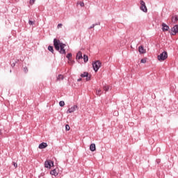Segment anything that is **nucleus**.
<instances>
[{
  "mask_svg": "<svg viewBox=\"0 0 178 178\" xmlns=\"http://www.w3.org/2000/svg\"><path fill=\"white\" fill-rule=\"evenodd\" d=\"M13 166H14L15 168H17V164L14 162V163H13Z\"/></svg>",
  "mask_w": 178,
  "mask_h": 178,
  "instance_id": "33",
  "label": "nucleus"
},
{
  "mask_svg": "<svg viewBox=\"0 0 178 178\" xmlns=\"http://www.w3.org/2000/svg\"><path fill=\"white\" fill-rule=\"evenodd\" d=\"M62 26H63L62 24H58V26H57V28L60 29V28H62Z\"/></svg>",
  "mask_w": 178,
  "mask_h": 178,
  "instance_id": "30",
  "label": "nucleus"
},
{
  "mask_svg": "<svg viewBox=\"0 0 178 178\" xmlns=\"http://www.w3.org/2000/svg\"><path fill=\"white\" fill-rule=\"evenodd\" d=\"M54 45L56 51H58L61 55H66V49H65L66 44L60 42V40L55 38L54 39Z\"/></svg>",
  "mask_w": 178,
  "mask_h": 178,
  "instance_id": "1",
  "label": "nucleus"
},
{
  "mask_svg": "<svg viewBox=\"0 0 178 178\" xmlns=\"http://www.w3.org/2000/svg\"><path fill=\"white\" fill-rule=\"evenodd\" d=\"M93 24H96L95 26H101V23L100 22H97V23Z\"/></svg>",
  "mask_w": 178,
  "mask_h": 178,
  "instance_id": "32",
  "label": "nucleus"
},
{
  "mask_svg": "<svg viewBox=\"0 0 178 178\" xmlns=\"http://www.w3.org/2000/svg\"><path fill=\"white\" fill-rule=\"evenodd\" d=\"M81 77H86V81H90V80H91V76H89V74L87 72H85L83 74H81Z\"/></svg>",
  "mask_w": 178,
  "mask_h": 178,
  "instance_id": "7",
  "label": "nucleus"
},
{
  "mask_svg": "<svg viewBox=\"0 0 178 178\" xmlns=\"http://www.w3.org/2000/svg\"><path fill=\"white\" fill-rule=\"evenodd\" d=\"M66 58L68 59V60H70V58H72V53L67 54Z\"/></svg>",
  "mask_w": 178,
  "mask_h": 178,
  "instance_id": "21",
  "label": "nucleus"
},
{
  "mask_svg": "<svg viewBox=\"0 0 178 178\" xmlns=\"http://www.w3.org/2000/svg\"><path fill=\"white\" fill-rule=\"evenodd\" d=\"M76 60H80V59H83V54H81V51H79L76 54Z\"/></svg>",
  "mask_w": 178,
  "mask_h": 178,
  "instance_id": "11",
  "label": "nucleus"
},
{
  "mask_svg": "<svg viewBox=\"0 0 178 178\" xmlns=\"http://www.w3.org/2000/svg\"><path fill=\"white\" fill-rule=\"evenodd\" d=\"M95 25L96 24H92V26H90L89 29H94V27H95Z\"/></svg>",
  "mask_w": 178,
  "mask_h": 178,
  "instance_id": "31",
  "label": "nucleus"
},
{
  "mask_svg": "<svg viewBox=\"0 0 178 178\" xmlns=\"http://www.w3.org/2000/svg\"><path fill=\"white\" fill-rule=\"evenodd\" d=\"M177 20H178L177 15L172 17V23H176L177 22Z\"/></svg>",
  "mask_w": 178,
  "mask_h": 178,
  "instance_id": "16",
  "label": "nucleus"
},
{
  "mask_svg": "<svg viewBox=\"0 0 178 178\" xmlns=\"http://www.w3.org/2000/svg\"><path fill=\"white\" fill-rule=\"evenodd\" d=\"M103 89H104V90L106 92H108V91H109V86H104V87H103Z\"/></svg>",
  "mask_w": 178,
  "mask_h": 178,
  "instance_id": "19",
  "label": "nucleus"
},
{
  "mask_svg": "<svg viewBox=\"0 0 178 178\" xmlns=\"http://www.w3.org/2000/svg\"><path fill=\"white\" fill-rule=\"evenodd\" d=\"M93 70L95 72H97V70H99V67H101V62L99 60H97L92 63Z\"/></svg>",
  "mask_w": 178,
  "mask_h": 178,
  "instance_id": "3",
  "label": "nucleus"
},
{
  "mask_svg": "<svg viewBox=\"0 0 178 178\" xmlns=\"http://www.w3.org/2000/svg\"><path fill=\"white\" fill-rule=\"evenodd\" d=\"M65 130L67 131H69V130H70V127L69 126V124H66L65 125Z\"/></svg>",
  "mask_w": 178,
  "mask_h": 178,
  "instance_id": "23",
  "label": "nucleus"
},
{
  "mask_svg": "<svg viewBox=\"0 0 178 178\" xmlns=\"http://www.w3.org/2000/svg\"><path fill=\"white\" fill-rule=\"evenodd\" d=\"M76 109H77V106L74 105L67 111V113H73V112L76 111Z\"/></svg>",
  "mask_w": 178,
  "mask_h": 178,
  "instance_id": "8",
  "label": "nucleus"
},
{
  "mask_svg": "<svg viewBox=\"0 0 178 178\" xmlns=\"http://www.w3.org/2000/svg\"><path fill=\"white\" fill-rule=\"evenodd\" d=\"M34 22L31 21V20H29V24H30L31 26H33V24H34Z\"/></svg>",
  "mask_w": 178,
  "mask_h": 178,
  "instance_id": "27",
  "label": "nucleus"
},
{
  "mask_svg": "<svg viewBox=\"0 0 178 178\" xmlns=\"http://www.w3.org/2000/svg\"><path fill=\"white\" fill-rule=\"evenodd\" d=\"M2 134V131L0 129V136Z\"/></svg>",
  "mask_w": 178,
  "mask_h": 178,
  "instance_id": "35",
  "label": "nucleus"
},
{
  "mask_svg": "<svg viewBox=\"0 0 178 178\" xmlns=\"http://www.w3.org/2000/svg\"><path fill=\"white\" fill-rule=\"evenodd\" d=\"M162 31H169V26H168L165 23H163L162 24Z\"/></svg>",
  "mask_w": 178,
  "mask_h": 178,
  "instance_id": "10",
  "label": "nucleus"
},
{
  "mask_svg": "<svg viewBox=\"0 0 178 178\" xmlns=\"http://www.w3.org/2000/svg\"><path fill=\"white\" fill-rule=\"evenodd\" d=\"M12 66H15V63L12 64Z\"/></svg>",
  "mask_w": 178,
  "mask_h": 178,
  "instance_id": "36",
  "label": "nucleus"
},
{
  "mask_svg": "<svg viewBox=\"0 0 178 178\" xmlns=\"http://www.w3.org/2000/svg\"><path fill=\"white\" fill-rule=\"evenodd\" d=\"M48 147V144L47 143H42L39 145L38 148L40 149H44V148H47Z\"/></svg>",
  "mask_w": 178,
  "mask_h": 178,
  "instance_id": "9",
  "label": "nucleus"
},
{
  "mask_svg": "<svg viewBox=\"0 0 178 178\" xmlns=\"http://www.w3.org/2000/svg\"><path fill=\"white\" fill-rule=\"evenodd\" d=\"M90 151H92V152H94V151H95L96 147H95V145L94 143H92L90 145Z\"/></svg>",
  "mask_w": 178,
  "mask_h": 178,
  "instance_id": "14",
  "label": "nucleus"
},
{
  "mask_svg": "<svg viewBox=\"0 0 178 178\" xmlns=\"http://www.w3.org/2000/svg\"><path fill=\"white\" fill-rule=\"evenodd\" d=\"M83 60H84V63H87V62H88V56H87V55H83Z\"/></svg>",
  "mask_w": 178,
  "mask_h": 178,
  "instance_id": "17",
  "label": "nucleus"
},
{
  "mask_svg": "<svg viewBox=\"0 0 178 178\" xmlns=\"http://www.w3.org/2000/svg\"><path fill=\"white\" fill-rule=\"evenodd\" d=\"M50 175H51V176H55V177H56V176H58L59 173L56 171V169H54L50 172Z\"/></svg>",
  "mask_w": 178,
  "mask_h": 178,
  "instance_id": "12",
  "label": "nucleus"
},
{
  "mask_svg": "<svg viewBox=\"0 0 178 178\" xmlns=\"http://www.w3.org/2000/svg\"><path fill=\"white\" fill-rule=\"evenodd\" d=\"M158 60L159 62H163V60H166L168 59V52L167 51H163L160 55L157 56Z\"/></svg>",
  "mask_w": 178,
  "mask_h": 178,
  "instance_id": "2",
  "label": "nucleus"
},
{
  "mask_svg": "<svg viewBox=\"0 0 178 178\" xmlns=\"http://www.w3.org/2000/svg\"><path fill=\"white\" fill-rule=\"evenodd\" d=\"M140 63H147V60H145V58H143V59H141Z\"/></svg>",
  "mask_w": 178,
  "mask_h": 178,
  "instance_id": "25",
  "label": "nucleus"
},
{
  "mask_svg": "<svg viewBox=\"0 0 178 178\" xmlns=\"http://www.w3.org/2000/svg\"><path fill=\"white\" fill-rule=\"evenodd\" d=\"M140 10H143V12H145L147 13L148 12V10L147 9V6H145V2L144 1L140 0Z\"/></svg>",
  "mask_w": 178,
  "mask_h": 178,
  "instance_id": "4",
  "label": "nucleus"
},
{
  "mask_svg": "<svg viewBox=\"0 0 178 178\" xmlns=\"http://www.w3.org/2000/svg\"><path fill=\"white\" fill-rule=\"evenodd\" d=\"M24 72H25V73H27V72H29V69H27V67H24Z\"/></svg>",
  "mask_w": 178,
  "mask_h": 178,
  "instance_id": "29",
  "label": "nucleus"
},
{
  "mask_svg": "<svg viewBox=\"0 0 178 178\" xmlns=\"http://www.w3.org/2000/svg\"><path fill=\"white\" fill-rule=\"evenodd\" d=\"M81 80H83V79L79 78V79H77V81H81Z\"/></svg>",
  "mask_w": 178,
  "mask_h": 178,
  "instance_id": "34",
  "label": "nucleus"
},
{
  "mask_svg": "<svg viewBox=\"0 0 178 178\" xmlns=\"http://www.w3.org/2000/svg\"><path fill=\"white\" fill-rule=\"evenodd\" d=\"M59 105H60V106H65V102L60 101V102H59Z\"/></svg>",
  "mask_w": 178,
  "mask_h": 178,
  "instance_id": "22",
  "label": "nucleus"
},
{
  "mask_svg": "<svg viewBox=\"0 0 178 178\" xmlns=\"http://www.w3.org/2000/svg\"><path fill=\"white\" fill-rule=\"evenodd\" d=\"M48 49L50 52H51V54H54V47L52 46H49L48 47Z\"/></svg>",
  "mask_w": 178,
  "mask_h": 178,
  "instance_id": "20",
  "label": "nucleus"
},
{
  "mask_svg": "<svg viewBox=\"0 0 178 178\" xmlns=\"http://www.w3.org/2000/svg\"><path fill=\"white\" fill-rule=\"evenodd\" d=\"M138 51H139L140 54H145V52H146L145 49H144V47H143V46H140L138 47Z\"/></svg>",
  "mask_w": 178,
  "mask_h": 178,
  "instance_id": "13",
  "label": "nucleus"
},
{
  "mask_svg": "<svg viewBox=\"0 0 178 178\" xmlns=\"http://www.w3.org/2000/svg\"><path fill=\"white\" fill-rule=\"evenodd\" d=\"M96 94H97V95H99V96L102 95V90L101 89H97Z\"/></svg>",
  "mask_w": 178,
  "mask_h": 178,
  "instance_id": "15",
  "label": "nucleus"
},
{
  "mask_svg": "<svg viewBox=\"0 0 178 178\" xmlns=\"http://www.w3.org/2000/svg\"><path fill=\"white\" fill-rule=\"evenodd\" d=\"M64 77H63V75L62 74H59L58 76H57V81H60V80H63Z\"/></svg>",
  "mask_w": 178,
  "mask_h": 178,
  "instance_id": "18",
  "label": "nucleus"
},
{
  "mask_svg": "<svg viewBox=\"0 0 178 178\" xmlns=\"http://www.w3.org/2000/svg\"><path fill=\"white\" fill-rule=\"evenodd\" d=\"M51 165H52V166H54V161L47 160L44 162V168H47V169H51Z\"/></svg>",
  "mask_w": 178,
  "mask_h": 178,
  "instance_id": "5",
  "label": "nucleus"
},
{
  "mask_svg": "<svg viewBox=\"0 0 178 178\" xmlns=\"http://www.w3.org/2000/svg\"><path fill=\"white\" fill-rule=\"evenodd\" d=\"M79 4L80 6H81V8L84 7V2H79Z\"/></svg>",
  "mask_w": 178,
  "mask_h": 178,
  "instance_id": "28",
  "label": "nucleus"
},
{
  "mask_svg": "<svg viewBox=\"0 0 178 178\" xmlns=\"http://www.w3.org/2000/svg\"><path fill=\"white\" fill-rule=\"evenodd\" d=\"M68 63H70V65H73L74 63V60L70 59V60H69Z\"/></svg>",
  "mask_w": 178,
  "mask_h": 178,
  "instance_id": "24",
  "label": "nucleus"
},
{
  "mask_svg": "<svg viewBox=\"0 0 178 178\" xmlns=\"http://www.w3.org/2000/svg\"><path fill=\"white\" fill-rule=\"evenodd\" d=\"M172 33H170L171 35H176V34H177L178 33V26L177 25H175L172 29H171Z\"/></svg>",
  "mask_w": 178,
  "mask_h": 178,
  "instance_id": "6",
  "label": "nucleus"
},
{
  "mask_svg": "<svg viewBox=\"0 0 178 178\" xmlns=\"http://www.w3.org/2000/svg\"><path fill=\"white\" fill-rule=\"evenodd\" d=\"M35 2V0H30L29 3L30 5H33Z\"/></svg>",
  "mask_w": 178,
  "mask_h": 178,
  "instance_id": "26",
  "label": "nucleus"
}]
</instances>
